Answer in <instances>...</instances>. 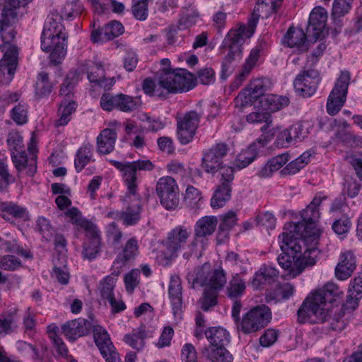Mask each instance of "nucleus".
<instances>
[{"mask_svg": "<svg viewBox=\"0 0 362 362\" xmlns=\"http://www.w3.org/2000/svg\"><path fill=\"white\" fill-rule=\"evenodd\" d=\"M68 35L66 33L54 35L49 37L51 41L49 45L46 48L43 45L44 35L41 36V47L46 52H50V62L54 65L59 64L66 53V40Z\"/></svg>", "mask_w": 362, "mask_h": 362, "instance_id": "16", "label": "nucleus"}, {"mask_svg": "<svg viewBox=\"0 0 362 362\" xmlns=\"http://www.w3.org/2000/svg\"><path fill=\"white\" fill-rule=\"evenodd\" d=\"M94 339L106 362H121L119 354L110 340L107 332L101 327L93 329Z\"/></svg>", "mask_w": 362, "mask_h": 362, "instance_id": "13", "label": "nucleus"}, {"mask_svg": "<svg viewBox=\"0 0 362 362\" xmlns=\"http://www.w3.org/2000/svg\"><path fill=\"white\" fill-rule=\"evenodd\" d=\"M298 137V127L291 126L279 132L275 144L277 147H288L293 139Z\"/></svg>", "mask_w": 362, "mask_h": 362, "instance_id": "42", "label": "nucleus"}, {"mask_svg": "<svg viewBox=\"0 0 362 362\" xmlns=\"http://www.w3.org/2000/svg\"><path fill=\"white\" fill-rule=\"evenodd\" d=\"M306 34L300 28L290 27L284 36V42L289 47H296L300 51L308 50Z\"/></svg>", "mask_w": 362, "mask_h": 362, "instance_id": "24", "label": "nucleus"}, {"mask_svg": "<svg viewBox=\"0 0 362 362\" xmlns=\"http://www.w3.org/2000/svg\"><path fill=\"white\" fill-rule=\"evenodd\" d=\"M78 81V74L76 71L68 74L60 88V95L69 98Z\"/></svg>", "mask_w": 362, "mask_h": 362, "instance_id": "53", "label": "nucleus"}, {"mask_svg": "<svg viewBox=\"0 0 362 362\" xmlns=\"http://www.w3.org/2000/svg\"><path fill=\"white\" fill-rule=\"evenodd\" d=\"M319 82L318 71L311 69L299 74L293 81V86L300 95L310 97L315 93Z\"/></svg>", "mask_w": 362, "mask_h": 362, "instance_id": "12", "label": "nucleus"}, {"mask_svg": "<svg viewBox=\"0 0 362 362\" xmlns=\"http://www.w3.org/2000/svg\"><path fill=\"white\" fill-rule=\"evenodd\" d=\"M117 135L115 129H105L97 137L98 152L100 154H108L111 153L115 148V144Z\"/></svg>", "mask_w": 362, "mask_h": 362, "instance_id": "23", "label": "nucleus"}, {"mask_svg": "<svg viewBox=\"0 0 362 362\" xmlns=\"http://www.w3.org/2000/svg\"><path fill=\"white\" fill-rule=\"evenodd\" d=\"M218 293L215 289L206 287L202 297L199 299L201 308L204 311H208L209 309L217 304V298Z\"/></svg>", "mask_w": 362, "mask_h": 362, "instance_id": "50", "label": "nucleus"}, {"mask_svg": "<svg viewBox=\"0 0 362 362\" xmlns=\"http://www.w3.org/2000/svg\"><path fill=\"white\" fill-rule=\"evenodd\" d=\"M141 204L139 198H135L134 203L123 211L118 213L125 226L136 224L141 218Z\"/></svg>", "mask_w": 362, "mask_h": 362, "instance_id": "29", "label": "nucleus"}, {"mask_svg": "<svg viewBox=\"0 0 362 362\" xmlns=\"http://www.w3.org/2000/svg\"><path fill=\"white\" fill-rule=\"evenodd\" d=\"M117 110L122 112H132L139 106V102L132 97L119 93L118 97Z\"/></svg>", "mask_w": 362, "mask_h": 362, "instance_id": "54", "label": "nucleus"}, {"mask_svg": "<svg viewBox=\"0 0 362 362\" xmlns=\"http://www.w3.org/2000/svg\"><path fill=\"white\" fill-rule=\"evenodd\" d=\"M21 262L13 255H4L0 258V268L6 271H15L21 267Z\"/></svg>", "mask_w": 362, "mask_h": 362, "instance_id": "62", "label": "nucleus"}, {"mask_svg": "<svg viewBox=\"0 0 362 362\" xmlns=\"http://www.w3.org/2000/svg\"><path fill=\"white\" fill-rule=\"evenodd\" d=\"M132 13L136 19L145 20L148 16V0H133Z\"/></svg>", "mask_w": 362, "mask_h": 362, "instance_id": "61", "label": "nucleus"}, {"mask_svg": "<svg viewBox=\"0 0 362 362\" xmlns=\"http://www.w3.org/2000/svg\"><path fill=\"white\" fill-rule=\"evenodd\" d=\"M204 334L210 343L208 347H223L230 341L228 332L221 327H210L205 331Z\"/></svg>", "mask_w": 362, "mask_h": 362, "instance_id": "25", "label": "nucleus"}, {"mask_svg": "<svg viewBox=\"0 0 362 362\" xmlns=\"http://www.w3.org/2000/svg\"><path fill=\"white\" fill-rule=\"evenodd\" d=\"M258 154L257 143L250 144L246 149H243L235 158V165L238 168H244L251 163Z\"/></svg>", "mask_w": 362, "mask_h": 362, "instance_id": "35", "label": "nucleus"}, {"mask_svg": "<svg viewBox=\"0 0 362 362\" xmlns=\"http://www.w3.org/2000/svg\"><path fill=\"white\" fill-rule=\"evenodd\" d=\"M37 228L47 241H49L54 234V229L50 221L42 216L39 217L37 221Z\"/></svg>", "mask_w": 362, "mask_h": 362, "instance_id": "59", "label": "nucleus"}, {"mask_svg": "<svg viewBox=\"0 0 362 362\" xmlns=\"http://www.w3.org/2000/svg\"><path fill=\"white\" fill-rule=\"evenodd\" d=\"M229 150L227 144L217 143L204 153L202 166L208 173L214 174L222 165V159Z\"/></svg>", "mask_w": 362, "mask_h": 362, "instance_id": "11", "label": "nucleus"}, {"mask_svg": "<svg viewBox=\"0 0 362 362\" xmlns=\"http://www.w3.org/2000/svg\"><path fill=\"white\" fill-rule=\"evenodd\" d=\"M271 319L270 308L266 305H257L244 315L238 329L245 334L255 332L266 327Z\"/></svg>", "mask_w": 362, "mask_h": 362, "instance_id": "6", "label": "nucleus"}, {"mask_svg": "<svg viewBox=\"0 0 362 362\" xmlns=\"http://www.w3.org/2000/svg\"><path fill=\"white\" fill-rule=\"evenodd\" d=\"M257 19L252 18L249 21L248 25H240L237 30H231L228 33V49L235 54L242 55L241 47L245 40L250 38L255 33Z\"/></svg>", "mask_w": 362, "mask_h": 362, "instance_id": "14", "label": "nucleus"}, {"mask_svg": "<svg viewBox=\"0 0 362 362\" xmlns=\"http://www.w3.org/2000/svg\"><path fill=\"white\" fill-rule=\"evenodd\" d=\"M72 16L73 12L71 11H62L60 14L57 11L51 13V15L48 16V22L45 24L42 33L44 35L43 45L45 47L47 48L50 44L51 41L49 40V37L64 33L65 28L62 24L61 21L64 18L69 19Z\"/></svg>", "mask_w": 362, "mask_h": 362, "instance_id": "15", "label": "nucleus"}, {"mask_svg": "<svg viewBox=\"0 0 362 362\" xmlns=\"http://www.w3.org/2000/svg\"><path fill=\"white\" fill-rule=\"evenodd\" d=\"M116 279L112 276H105L99 284V291L103 300H107L114 313H119L126 308L122 300H117L115 297L114 289Z\"/></svg>", "mask_w": 362, "mask_h": 362, "instance_id": "18", "label": "nucleus"}, {"mask_svg": "<svg viewBox=\"0 0 362 362\" xmlns=\"http://www.w3.org/2000/svg\"><path fill=\"white\" fill-rule=\"evenodd\" d=\"M356 267V259L351 252H346L341 256V261L335 268V275L338 279L345 280L349 278Z\"/></svg>", "mask_w": 362, "mask_h": 362, "instance_id": "22", "label": "nucleus"}, {"mask_svg": "<svg viewBox=\"0 0 362 362\" xmlns=\"http://www.w3.org/2000/svg\"><path fill=\"white\" fill-rule=\"evenodd\" d=\"M199 12L193 8H183L181 17L178 23V28L180 30L187 29L195 24L197 19L199 18Z\"/></svg>", "mask_w": 362, "mask_h": 362, "instance_id": "46", "label": "nucleus"}, {"mask_svg": "<svg viewBox=\"0 0 362 362\" xmlns=\"http://www.w3.org/2000/svg\"><path fill=\"white\" fill-rule=\"evenodd\" d=\"M92 156V147L89 144L81 146L76 152L74 165L77 172H81L90 162Z\"/></svg>", "mask_w": 362, "mask_h": 362, "instance_id": "43", "label": "nucleus"}, {"mask_svg": "<svg viewBox=\"0 0 362 362\" xmlns=\"http://www.w3.org/2000/svg\"><path fill=\"white\" fill-rule=\"evenodd\" d=\"M246 119L250 123L265 122V124L261 127L262 132L267 131L272 122L271 115L264 110L250 113L247 115Z\"/></svg>", "mask_w": 362, "mask_h": 362, "instance_id": "51", "label": "nucleus"}, {"mask_svg": "<svg viewBox=\"0 0 362 362\" xmlns=\"http://www.w3.org/2000/svg\"><path fill=\"white\" fill-rule=\"evenodd\" d=\"M93 327V319L78 318L68 321L62 327V332L69 339H76L88 334Z\"/></svg>", "mask_w": 362, "mask_h": 362, "instance_id": "19", "label": "nucleus"}, {"mask_svg": "<svg viewBox=\"0 0 362 362\" xmlns=\"http://www.w3.org/2000/svg\"><path fill=\"white\" fill-rule=\"evenodd\" d=\"M327 13L324 8L316 7L311 11L308 21V32H313L315 40L325 36Z\"/></svg>", "mask_w": 362, "mask_h": 362, "instance_id": "20", "label": "nucleus"}, {"mask_svg": "<svg viewBox=\"0 0 362 362\" xmlns=\"http://www.w3.org/2000/svg\"><path fill=\"white\" fill-rule=\"evenodd\" d=\"M257 100H261L267 90V86L264 81L261 79H255L251 81L249 85L245 88Z\"/></svg>", "mask_w": 362, "mask_h": 362, "instance_id": "57", "label": "nucleus"}, {"mask_svg": "<svg viewBox=\"0 0 362 362\" xmlns=\"http://www.w3.org/2000/svg\"><path fill=\"white\" fill-rule=\"evenodd\" d=\"M231 188L230 185L221 184L216 190L211 201V206L214 209L221 208L230 198Z\"/></svg>", "mask_w": 362, "mask_h": 362, "instance_id": "39", "label": "nucleus"}, {"mask_svg": "<svg viewBox=\"0 0 362 362\" xmlns=\"http://www.w3.org/2000/svg\"><path fill=\"white\" fill-rule=\"evenodd\" d=\"M25 214V209L13 203H0V216L6 220L11 218H22Z\"/></svg>", "mask_w": 362, "mask_h": 362, "instance_id": "37", "label": "nucleus"}, {"mask_svg": "<svg viewBox=\"0 0 362 362\" xmlns=\"http://www.w3.org/2000/svg\"><path fill=\"white\" fill-rule=\"evenodd\" d=\"M16 22L8 18H0V36L3 41L0 49L4 52L0 61V78L6 76L8 82L11 81L18 65V49L11 43L16 37L13 25Z\"/></svg>", "mask_w": 362, "mask_h": 362, "instance_id": "3", "label": "nucleus"}, {"mask_svg": "<svg viewBox=\"0 0 362 362\" xmlns=\"http://www.w3.org/2000/svg\"><path fill=\"white\" fill-rule=\"evenodd\" d=\"M338 286L332 282L326 284L323 288L316 291L312 297H308L298 310V320L303 323L308 318L317 316V322L325 321L327 315L325 310L327 303L334 301V298L341 294ZM313 321L316 322V320Z\"/></svg>", "mask_w": 362, "mask_h": 362, "instance_id": "2", "label": "nucleus"}, {"mask_svg": "<svg viewBox=\"0 0 362 362\" xmlns=\"http://www.w3.org/2000/svg\"><path fill=\"white\" fill-rule=\"evenodd\" d=\"M241 57L242 55L235 54L229 51L221 64L220 77L222 80L226 81L233 73L237 62L241 59Z\"/></svg>", "mask_w": 362, "mask_h": 362, "instance_id": "36", "label": "nucleus"}, {"mask_svg": "<svg viewBox=\"0 0 362 362\" xmlns=\"http://www.w3.org/2000/svg\"><path fill=\"white\" fill-rule=\"evenodd\" d=\"M156 192L161 205L167 210L175 209L180 204V189L174 178L160 177L156 184Z\"/></svg>", "mask_w": 362, "mask_h": 362, "instance_id": "8", "label": "nucleus"}, {"mask_svg": "<svg viewBox=\"0 0 362 362\" xmlns=\"http://www.w3.org/2000/svg\"><path fill=\"white\" fill-rule=\"evenodd\" d=\"M95 71H88V78L90 83H95L104 88H109L114 83V79L110 78L109 82L105 76V70L101 64H96Z\"/></svg>", "mask_w": 362, "mask_h": 362, "instance_id": "38", "label": "nucleus"}, {"mask_svg": "<svg viewBox=\"0 0 362 362\" xmlns=\"http://www.w3.org/2000/svg\"><path fill=\"white\" fill-rule=\"evenodd\" d=\"M150 337L146 326L141 325L138 328L133 329L132 333L125 334L124 341L132 349L140 351L145 346V339Z\"/></svg>", "mask_w": 362, "mask_h": 362, "instance_id": "28", "label": "nucleus"}, {"mask_svg": "<svg viewBox=\"0 0 362 362\" xmlns=\"http://www.w3.org/2000/svg\"><path fill=\"white\" fill-rule=\"evenodd\" d=\"M124 31L122 24L117 21H112L103 28L104 38L111 40L122 35Z\"/></svg>", "mask_w": 362, "mask_h": 362, "instance_id": "55", "label": "nucleus"}, {"mask_svg": "<svg viewBox=\"0 0 362 362\" xmlns=\"http://www.w3.org/2000/svg\"><path fill=\"white\" fill-rule=\"evenodd\" d=\"M158 85L165 91L166 96L170 93L178 92H187L192 89L195 84L192 75L185 69H164V74H162L158 80Z\"/></svg>", "mask_w": 362, "mask_h": 362, "instance_id": "4", "label": "nucleus"}, {"mask_svg": "<svg viewBox=\"0 0 362 362\" xmlns=\"http://www.w3.org/2000/svg\"><path fill=\"white\" fill-rule=\"evenodd\" d=\"M52 90V84L49 81L48 74L41 72L38 75L36 86V95L40 98L48 95Z\"/></svg>", "mask_w": 362, "mask_h": 362, "instance_id": "52", "label": "nucleus"}, {"mask_svg": "<svg viewBox=\"0 0 362 362\" xmlns=\"http://www.w3.org/2000/svg\"><path fill=\"white\" fill-rule=\"evenodd\" d=\"M209 264H204L196 270L195 274L188 275V280H192V287L194 288L197 285L201 286H206L209 279Z\"/></svg>", "mask_w": 362, "mask_h": 362, "instance_id": "48", "label": "nucleus"}, {"mask_svg": "<svg viewBox=\"0 0 362 362\" xmlns=\"http://www.w3.org/2000/svg\"><path fill=\"white\" fill-rule=\"evenodd\" d=\"M218 222L217 217L214 216H203L196 222L194 230V239L190 244L191 252H186L183 255L185 259H188L196 248L197 239L212 235L216 228Z\"/></svg>", "mask_w": 362, "mask_h": 362, "instance_id": "17", "label": "nucleus"}, {"mask_svg": "<svg viewBox=\"0 0 362 362\" xmlns=\"http://www.w3.org/2000/svg\"><path fill=\"white\" fill-rule=\"evenodd\" d=\"M352 1L353 0H334L332 12L334 18H339L347 13Z\"/></svg>", "mask_w": 362, "mask_h": 362, "instance_id": "63", "label": "nucleus"}, {"mask_svg": "<svg viewBox=\"0 0 362 362\" xmlns=\"http://www.w3.org/2000/svg\"><path fill=\"white\" fill-rule=\"evenodd\" d=\"M279 276L278 270L271 266H263L257 272L252 281V285L256 289L264 284H272L274 282Z\"/></svg>", "mask_w": 362, "mask_h": 362, "instance_id": "26", "label": "nucleus"}, {"mask_svg": "<svg viewBox=\"0 0 362 362\" xmlns=\"http://www.w3.org/2000/svg\"><path fill=\"white\" fill-rule=\"evenodd\" d=\"M245 290V281L238 274L233 276L228 288V296L230 298H237L241 296Z\"/></svg>", "mask_w": 362, "mask_h": 362, "instance_id": "56", "label": "nucleus"}, {"mask_svg": "<svg viewBox=\"0 0 362 362\" xmlns=\"http://www.w3.org/2000/svg\"><path fill=\"white\" fill-rule=\"evenodd\" d=\"M202 115V112L191 110L183 116H176L177 136L182 144H187L193 140Z\"/></svg>", "mask_w": 362, "mask_h": 362, "instance_id": "9", "label": "nucleus"}, {"mask_svg": "<svg viewBox=\"0 0 362 362\" xmlns=\"http://www.w3.org/2000/svg\"><path fill=\"white\" fill-rule=\"evenodd\" d=\"M101 243L99 241H86L83 245L82 255L85 259L92 260L98 255L100 252Z\"/></svg>", "mask_w": 362, "mask_h": 362, "instance_id": "58", "label": "nucleus"}, {"mask_svg": "<svg viewBox=\"0 0 362 362\" xmlns=\"http://www.w3.org/2000/svg\"><path fill=\"white\" fill-rule=\"evenodd\" d=\"M115 167L123 172L124 181L127 185L128 192L126 202L131 201V196L136 197L137 185L136 183L137 170H152L154 165L149 160H139L132 163H122L118 161H110Z\"/></svg>", "mask_w": 362, "mask_h": 362, "instance_id": "5", "label": "nucleus"}, {"mask_svg": "<svg viewBox=\"0 0 362 362\" xmlns=\"http://www.w3.org/2000/svg\"><path fill=\"white\" fill-rule=\"evenodd\" d=\"M259 57V51L257 49H252L250 54L249 57L247 59L245 64L243 66L242 71L238 74L234 80L232 86L233 88H239L243 82L250 74L252 69L255 66Z\"/></svg>", "mask_w": 362, "mask_h": 362, "instance_id": "32", "label": "nucleus"}, {"mask_svg": "<svg viewBox=\"0 0 362 362\" xmlns=\"http://www.w3.org/2000/svg\"><path fill=\"white\" fill-rule=\"evenodd\" d=\"M190 235V232L185 226H177L172 229L163 242L165 249V256L168 259H173L177 256V252L184 247Z\"/></svg>", "mask_w": 362, "mask_h": 362, "instance_id": "10", "label": "nucleus"}, {"mask_svg": "<svg viewBox=\"0 0 362 362\" xmlns=\"http://www.w3.org/2000/svg\"><path fill=\"white\" fill-rule=\"evenodd\" d=\"M76 106L74 101L68 102L66 100L62 101L58 110L59 118L55 121L54 126L58 127L67 124L71 120V114L76 110Z\"/></svg>", "mask_w": 362, "mask_h": 362, "instance_id": "34", "label": "nucleus"}, {"mask_svg": "<svg viewBox=\"0 0 362 362\" xmlns=\"http://www.w3.org/2000/svg\"><path fill=\"white\" fill-rule=\"evenodd\" d=\"M255 100L256 99L253 98L248 90L244 88L235 98L234 104L235 107L242 112L244 107L251 106Z\"/></svg>", "mask_w": 362, "mask_h": 362, "instance_id": "60", "label": "nucleus"}, {"mask_svg": "<svg viewBox=\"0 0 362 362\" xmlns=\"http://www.w3.org/2000/svg\"><path fill=\"white\" fill-rule=\"evenodd\" d=\"M182 282L180 277L173 275L170 278L168 294L170 299L173 312L175 318H182Z\"/></svg>", "mask_w": 362, "mask_h": 362, "instance_id": "21", "label": "nucleus"}, {"mask_svg": "<svg viewBox=\"0 0 362 362\" xmlns=\"http://www.w3.org/2000/svg\"><path fill=\"white\" fill-rule=\"evenodd\" d=\"M17 310L14 309L13 311L8 313L6 315H2L0 317V334H8L13 332V328L16 327V317ZM4 351L3 347H0V356Z\"/></svg>", "mask_w": 362, "mask_h": 362, "instance_id": "41", "label": "nucleus"}, {"mask_svg": "<svg viewBox=\"0 0 362 362\" xmlns=\"http://www.w3.org/2000/svg\"><path fill=\"white\" fill-rule=\"evenodd\" d=\"M138 254V241L136 238H132L125 243L122 252L115 259L114 263L124 265L127 262L134 259Z\"/></svg>", "mask_w": 362, "mask_h": 362, "instance_id": "31", "label": "nucleus"}, {"mask_svg": "<svg viewBox=\"0 0 362 362\" xmlns=\"http://www.w3.org/2000/svg\"><path fill=\"white\" fill-rule=\"evenodd\" d=\"M322 200L320 197H314L302 211V221L289 223V231L279 235L282 252L277 260L291 278L300 275L307 267H313L317 262L319 250L315 247H307L305 243L316 242L320 235L321 232L317 228L316 223L320 218L318 207Z\"/></svg>", "mask_w": 362, "mask_h": 362, "instance_id": "1", "label": "nucleus"}, {"mask_svg": "<svg viewBox=\"0 0 362 362\" xmlns=\"http://www.w3.org/2000/svg\"><path fill=\"white\" fill-rule=\"evenodd\" d=\"M362 298V285L356 284L352 288L349 290V295L344 304V308L346 310H354L358 306V302Z\"/></svg>", "mask_w": 362, "mask_h": 362, "instance_id": "45", "label": "nucleus"}, {"mask_svg": "<svg viewBox=\"0 0 362 362\" xmlns=\"http://www.w3.org/2000/svg\"><path fill=\"white\" fill-rule=\"evenodd\" d=\"M289 160L288 153H282L272 158L259 171L258 175L262 177L270 176L273 171L278 170L282 168Z\"/></svg>", "mask_w": 362, "mask_h": 362, "instance_id": "33", "label": "nucleus"}, {"mask_svg": "<svg viewBox=\"0 0 362 362\" xmlns=\"http://www.w3.org/2000/svg\"><path fill=\"white\" fill-rule=\"evenodd\" d=\"M325 314L327 315L326 319L325 321L315 322L313 321L314 320H317V316H312L310 318H308L306 321H309L313 323H326L327 322V326L325 327L327 331H334V332H340L343 330L346 326L345 322L342 320L341 317L339 316L337 317H332L328 313V310H325Z\"/></svg>", "mask_w": 362, "mask_h": 362, "instance_id": "40", "label": "nucleus"}, {"mask_svg": "<svg viewBox=\"0 0 362 362\" xmlns=\"http://www.w3.org/2000/svg\"><path fill=\"white\" fill-rule=\"evenodd\" d=\"M226 283V273L222 269H214L209 274L206 287L218 291Z\"/></svg>", "mask_w": 362, "mask_h": 362, "instance_id": "47", "label": "nucleus"}, {"mask_svg": "<svg viewBox=\"0 0 362 362\" xmlns=\"http://www.w3.org/2000/svg\"><path fill=\"white\" fill-rule=\"evenodd\" d=\"M260 107L267 112H276L289 104V99L286 96L266 95L259 100Z\"/></svg>", "mask_w": 362, "mask_h": 362, "instance_id": "27", "label": "nucleus"}, {"mask_svg": "<svg viewBox=\"0 0 362 362\" xmlns=\"http://www.w3.org/2000/svg\"><path fill=\"white\" fill-rule=\"evenodd\" d=\"M310 154L304 153L300 157L291 161L282 170L283 175H289L297 173L307 164Z\"/></svg>", "mask_w": 362, "mask_h": 362, "instance_id": "49", "label": "nucleus"}, {"mask_svg": "<svg viewBox=\"0 0 362 362\" xmlns=\"http://www.w3.org/2000/svg\"><path fill=\"white\" fill-rule=\"evenodd\" d=\"M1 18H8L11 21H18V15L17 9L23 6L20 0H3Z\"/></svg>", "mask_w": 362, "mask_h": 362, "instance_id": "44", "label": "nucleus"}, {"mask_svg": "<svg viewBox=\"0 0 362 362\" xmlns=\"http://www.w3.org/2000/svg\"><path fill=\"white\" fill-rule=\"evenodd\" d=\"M202 354L211 362H233V355L223 347H205Z\"/></svg>", "mask_w": 362, "mask_h": 362, "instance_id": "30", "label": "nucleus"}, {"mask_svg": "<svg viewBox=\"0 0 362 362\" xmlns=\"http://www.w3.org/2000/svg\"><path fill=\"white\" fill-rule=\"evenodd\" d=\"M7 144L10 148L11 154L13 152L20 151L24 149L23 137L17 132H12L8 134Z\"/></svg>", "mask_w": 362, "mask_h": 362, "instance_id": "64", "label": "nucleus"}, {"mask_svg": "<svg viewBox=\"0 0 362 362\" xmlns=\"http://www.w3.org/2000/svg\"><path fill=\"white\" fill-rule=\"evenodd\" d=\"M351 76L347 71H341L332 90L327 102V112L330 115H337L344 106L348 93Z\"/></svg>", "mask_w": 362, "mask_h": 362, "instance_id": "7", "label": "nucleus"}]
</instances>
